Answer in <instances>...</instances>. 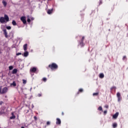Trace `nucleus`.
I'll return each instance as SVG.
<instances>
[{"label": "nucleus", "mask_w": 128, "mask_h": 128, "mask_svg": "<svg viewBox=\"0 0 128 128\" xmlns=\"http://www.w3.org/2000/svg\"><path fill=\"white\" fill-rule=\"evenodd\" d=\"M50 68L51 70H56L58 68V66L56 64L53 62L51 64H50L48 66V69Z\"/></svg>", "instance_id": "obj_1"}, {"label": "nucleus", "mask_w": 128, "mask_h": 128, "mask_svg": "<svg viewBox=\"0 0 128 128\" xmlns=\"http://www.w3.org/2000/svg\"><path fill=\"white\" fill-rule=\"evenodd\" d=\"M6 22H9L10 18H8V16L6 14H4V18L1 17L0 18V22L1 24H4L6 22Z\"/></svg>", "instance_id": "obj_2"}, {"label": "nucleus", "mask_w": 128, "mask_h": 128, "mask_svg": "<svg viewBox=\"0 0 128 128\" xmlns=\"http://www.w3.org/2000/svg\"><path fill=\"white\" fill-rule=\"evenodd\" d=\"M8 89L6 87H4L2 88H2H0V94H6V92H8Z\"/></svg>", "instance_id": "obj_3"}, {"label": "nucleus", "mask_w": 128, "mask_h": 128, "mask_svg": "<svg viewBox=\"0 0 128 128\" xmlns=\"http://www.w3.org/2000/svg\"><path fill=\"white\" fill-rule=\"evenodd\" d=\"M116 96L118 98V102H120L122 100V95H120V92H117Z\"/></svg>", "instance_id": "obj_4"}, {"label": "nucleus", "mask_w": 128, "mask_h": 128, "mask_svg": "<svg viewBox=\"0 0 128 128\" xmlns=\"http://www.w3.org/2000/svg\"><path fill=\"white\" fill-rule=\"evenodd\" d=\"M84 36H83L80 41V44L81 46H84Z\"/></svg>", "instance_id": "obj_5"}, {"label": "nucleus", "mask_w": 128, "mask_h": 128, "mask_svg": "<svg viewBox=\"0 0 128 128\" xmlns=\"http://www.w3.org/2000/svg\"><path fill=\"white\" fill-rule=\"evenodd\" d=\"M20 20L24 24H26V16H22L20 18Z\"/></svg>", "instance_id": "obj_6"}, {"label": "nucleus", "mask_w": 128, "mask_h": 128, "mask_svg": "<svg viewBox=\"0 0 128 128\" xmlns=\"http://www.w3.org/2000/svg\"><path fill=\"white\" fill-rule=\"evenodd\" d=\"M56 120V124L60 126V124H62V121L60 120V118H57Z\"/></svg>", "instance_id": "obj_7"}, {"label": "nucleus", "mask_w": 128, "mask_h": 128, "mask_svg": "<svg viewBox=\"0 0 128 128\" xmlns=\"http://www.w3.org/2000/svg\"><path fill=\"white\" fill-rule=\"evenodd\" d=\"M36 72V68L35 67H33L30 69V72Z\"/></svg>", "instance_id": "obj_8"}, {"label": "nucleus", "mask_w": 128, "mask_h": 128, "mask_svg": "<svg viewBox=\"0 0 128 128\" xmlns=\"http://www.w3.org/2000/svg\"><path fill=\"white\" fill-rule=\"evenodd\" d=\"M119 113L118 112H116L114 115H113L112 118H118V116Z\"/></svg>", "instance_id": "obj_9"}, {"label": "nucleus", "mask_w": 128, "mask_h": 128, "mask_svg": "<svg viewBox=\"0 0 128 128\" xmlns=\"http://www.w3.org/2000/svg\"><path fill=\"white\" fill-rule=\"evenodd\" d=\"M22 56H24L25 58H26L28 56V52L27 51H25L24 54H22Z\"/></svg>", "instance_id": "obj_10"}, {"label": "nucleus", "mask_w": 128, "mask_h": 128, "mask_svg": "<svg viewBox=\"0 0 128 128\" xmlns=\"http://www.w3.org/2000/svg\"><path fill=\"white\" fill-rule=\"evenodd\" d=\"M16 72H18V69L14 68L12 70V74H16Z\"/></svg>", "instance_id": "obj_11"}, {"label": "nucleus", "mask_w": 128, "mask_h": 128, "mask_svg": "<svg viewBox=\"0 0 128 128\" xmlns=\"http://www.w3.org/2000/svg\"><path fill=\"white\" fill-rule=\"evenodd\" d=\"M24 50L26 52V50H28V44H25L23 46Z\"/></svg>", "instance_id": "obj_12"}, {"label": "nucleus", "mask_w": 128, "mask_h": 128, "mask_svg": "<svg viewBox=\"0 0 128 128\" xmlns=\"http://www.w3.org/2000/svg\"><path fill=\"white\" fill-rule=\"evenodd\" d=\"M3 32H4V34L6 38H8V32H6V29L3 30Z\"/></svg>", "instance_id": "obj_13"}, {"label": "nucleus", "mask_w": 128, "mask_h": 128, "mask_svg": "<svg viewBox=\"0 0 128 128\" xmlns=\"http://www.w3.org/2000/svg\"><path fill=\"white\" fill-rule=\"evenodd\" d=\"M99 78H104V74L103 73H101L99 75Z\"/></svg>", "instance_id": "obj_14"}, {"label": "nucleus", "mask_w": 128, "mask_h": 128, "mask_svg": "<svg viewBox=\"0 0 128 128\" xmlns=\"http://www.w3.org/2000/svg\"><path fill=\"white\" fill-rule=\"evenodd\" d=\"M47 14H52V9L48 10L47 11Z\"/></svg>", "instance_id": "obj_15"}, {"label": "nucleus", "mask_w": 128, "mask_h": 128, "mask_svg": "<svg viewBox=\"0 0 128 128\" xmlns=\"http://www.w3.org/2000/svg\"><path fill=\"white\" fill-rule=\"evenodd\" d=\"M2 4L4 6H6V4H8V3L4 0H3L2 1Z\"/></svg>", "instance_id": "obj_16"}, {"label": "nucleus", "mask_w": 128, "mask_h": 128, "mask_svg": "<svg viewBox=\"0 0 128 128\" xmlns=\"http://www.w3.org/2000/svg\"><path fill=\"white\" fill-rule=\"evenodd\" d=\"M118 127V124L117 123H114L112 124V128H117Z\"/></svg>", "instance_id": "obj_17"}, {"label": "nucleus", "mask_w": 128, "mask_h": 128, "mask_svg": "<svg viewBox=\"0 0 128 128\" xmlns=\"http://www.w3.org/2000/svg\"><path fill=\"white\" fill-rule=\"evenodd\" d=\"M10 86H16V82L14 81L13 82L10 84Z\"/></svg>", "instance_id": "obj_18"}, {"label": "nucleus", "mask_w": 128, "mask_h": 128, "mask_svg": "<svg viewBox=\"0 0 128 128\" xmlns=\"http://www.w3.org/2000/svg\"><path fill=\"white\" fill-rule=\"evenodd\" d=\"M84 92V90L82 88L79 89V90L77 94H78L80 92Z\"/></svg>", "instance_id": "obj_19"}, {"label": "nucleus", "mask_w": 128, "mask_h": 128, "mask_svg": "<svg viewBox=\"0 0 128 128\" xmlns=\"http://www.w3.org/2000/svg\"><path fill=\"white\" fill-rule=\"evenodd\" d=\"M12 24L14 26H16V20H13L12 22Z\"/></svg>", "instance_id": "obj_20"}, {"label": "nucleus", "mask_w": 128, "mask_h": 128, "mask_svg": "<svg viewBox=\"0 0 128 128\" xmlns=\"http://www.w3.org/2000/svg\"><path fill=\"white\" fill-rule=\"evenodd\" d=\"M98 110H100L101 112H102V106H100L98 107Z\"/></svg>", "instance_id": "obj_21"}, {"label": "nucleus", "mask_w": 128, "mask_h": 128, "mask_svg": "<svg viewBox=\"0 0 128 128\" xmlns=\"http://www.w3.org/2000/svg\"><path fill=\"white\" fill-rule=\"evenodd\" d=\"M10 120H14L16 118V116L14 115H12V116L10 117Z\"/></svg>", "instance_id": "obj_22"}, {"label": "nucleus", "mask_w": 128, "mask_h": 128, "mask_svg": "<svg viewBox=\"0 0 128 128\" xmlns=\"http://www.w3.org/2000/svg\"><path fill=\"white\" fill-rule=\"evenodd\" d=\"M8 68H9L10 70H12V68H14V66H10L8 67Z\"/></svg>", "instance_id": "obj_23"}, {"label": "nucleus", "mask_w": 128, "mask_h": 128, "mask_svg": "<svg viewBox=\"0 0 128 128\" xmlns=\"http://www.w3.org/2000/svg\"><path fill=\"white\" fill-rule=\"evenodd\" d=\"M6 28H7V30H12V27H10V26H7Z\"/></svg>", "instance_id": "obj_24"}, {"label": "nucleus", "mask_w": 128, "mask_h": 128, "mask_svg": "<svg viewBox=\"0 0 128 128\" xmlns=\"http://www.w3.org/2000/svg\"><path fill=\"white\" fill-rule=\"evenodd\" d=\"M116 86H112L110 88L111 90H112L114 89L116 90Z\"/></svg>", "instance_id": "obj_25"}, {"label": "nucleus", "mask_w": 128, "mask_h": 128, "mask_svg": "<svg viewBox=\"0 0 128 128\" xmlns=\"http://www.w3.org/2000/svg\"><path fill=\"white\" fill-rule=\"evenodd\" d=\"M93 96H98V92L93 93Z\"/></svg>", "instance_id": "obj_26"}, {"label": "nucleus", "mask_w": 128, "mask_h": 128, "mask_svg": "<svg viewBox=\"0 0 128 128\" xmlns=\"http://www.w3.org/2000/svg\"><path fill=\"white\" fill-rule=\"evenodd\" d=\"M50 121H48L46 122V126H50Z\"/></svg>", "instance_id": "obj_27"}, {"label": "nucleus", "mask_w": 128, "mask_h": 128, "mask_svg": "<svg viewBox=\"0 0 128 128\" xmlns=\"http://www.w3.org/2000/svg\"><path fill=\"white\" fill-rule=\"evenodd\" d=\"M102 4V0H100L99 6H100V4Z\"/></svg>", "instance_id": "obj_28"}, {"label": "nucleus", "mask_w": 128, "mask_h": 128, "mask_svg": "<svg viewBox=\"0 0 128 128\" xmlns=\"http://www.w3.org/2000/svg\"><path fill=\"white\" fill-rule=\"evenodd\" d=\"M23 84H26V81L25 80H22Z\"/></svg>", "instance_id": "obj_29"}, {"label": "nucleus", "mask_w": 128, "mask_h": 128, "mask_svg": "<svg viewBox=\"0 0 128 128\" xmlns=\"http://www.w3.org/2000/svg\"><path fill=\"white\" fill-rule=\"evenodd\" d=\"M123 60H126V56H124L122 58Z\"/></svg>", "instance_id": "obj_30"}, {"label": "nucleus", "mask_w": 128, "mask_h": 128, "mask_svg": "<svg viewBox=\"0 0 128 128\" xmlns=\"http://www.w3.org/2000/svg\"><path fill=\"white\" fill-rule=\"evenodd\" d=\"M42 80H43V82H46V78H42Z\"/></svg>", "instance_id": "obj_31"}, {"label": "nucleus", "mask_w": 128, "mask_h": 128, "mask_svg": "<svg viewBox=\"0 0 128 128\" xmlns=\"http://www.w3.org/2000/svg\"><path fill=\"white\" fill-rule=\"evenodd\" d=\"M34 120H38V117H36V116H34Z\"/></svg>", "instance_id": "obj_32"}, {"label": "nucleus", "mask_w": 128, "mask_h": 128, "mask_svg": "<svg viewBox=\"0 0 128 128\" xmlns=\"http://www.w3.org/2000/svg\"><path fill=\"white\" fill-rule=\"evenodd\" d=\"M16 56H20L22 55V52H18L16 54Z\"/></svg>", "instance_id": "obj_33"}, {"label": "nucleus", "mask_w": 128, "mask_h": 128, "mask_svg": "<svg viewBox=\"0 0 128 128\" xmlns=\"http://www.w3.org/2000/svg\"><path fill=\"white\" fill-rule=\"evenodd\" d=\"M28 22H30V18H28L27 20Z\"/></svg>", "instance_id": "obj_34"}, {"label": "nucleus", "mask_w": 128, "mask_h": 128, "mask_svg": "<svg viewBox=\"0 0 128 128\" xmlns=\"http://www.w3.org/2000/svg\"><path fill=\"white\" fill-rule=\"evenodd\" d=\"M108 112V111H106V110H104V114H106V113Z\"/></svg>", "instance_id": "obj_35"}, {"label": "nucleus", "mask_w": 128, "mask_h": 128, "mask_svg": "<svg viewBox=\"0 0 128 128\" xmlns=\"http://www.w3.org/2000/svg\"><path fill=\"white\" fill-rule=\"evenodd\" d=\"M4 104V102L2 101L0 102V106H2Z\"/></svg>", "instance_id": "obj_36"}, {"label": "nucleus", "mask_w": 128, "mask_h": 128, "mask_svg": "<svg viewBox=\"0 0 128 128\" xmlns=\"http://www.w3.org/2000/svg\"><path fill=\"white\" fill-rule=\"evenodd\" d=\"M38 96H39V97L41 96H42V94H38Z\"/></svg>", "instance_id": "obj_37"}, {"label": "nucleus", "mask_w": 128, "mask_h": 128, "mask_svg": "<svg viewBox=\"0 0 128 128\" xmlns=\"http://www.w3.org/2000/svg\"><path fill=\"white\" fill-rule=\"evenodd\" d=\"M62 116H64V112H62Z\"/></svg>", "instance_id": "obj_38"}, {"label": "nucleus", "mask_w": 128, "mask_h": 128, "mask_svg": "<svg viewBox=\"0 0 128 128\" xmlns=\"http://www.w3.org/2000/svg\"><path fill=\"white\" fill-rule=\"evenodd\" d=\"M106 108H108V106H106Z\"/></svg>", "instance_id": "obj_39"}, {"label": "nucleus", "mask_w": 128, "mask_h": 128, "mask_svg": "<svg viewBox=\"0 0 128 128\" xmlns=\"http://www.w3.org/2000/svg\"><path fill=\"white\" fill-rule=\"evenodd\" d=\"M12 116H14V113H12Z\"/></svg>", "instance_id": "obj_40"}, {"label": "nucleus", "mask_w": 128, "mask_h": 128, "mask_svg": "<svg viewBox=\"0 0 128 128\" xmlns=\"http://www.w3.org/2000/svg\"><path fill=\"white\" fill-rule=\"evenodd\" d=\"M0 54H2V51H0Z\"/></svg>", "instance_id": "obj_41"}, {"label": "nucleus", "mask_w": 128, "mask_h": 128, "mask_svg": "<svg viewBox=\"0 0 128 128\" xmlns=\"http://www.w3.org/2000/svg\"><path fill=\"white\" fill-rule=\"evenodd\" d=\"M8 49L9 50H10V48H8Z\"/></svg>", "instance_id": "obj_42"}, {"label": "nucleus", "mask_w": 128, "mask_h": 128, "mask_svg": "<svg viewBox=\"0 0 128 128\" xmlns=\"http://www.w3.org/2000/svg\"><path fill=\"white\" fill-rule=\"evenodd\" d=\"M21 128H24V126H22V127H21Z\"/></svg>", "instance_id": "obj_43"}]
</instances>
